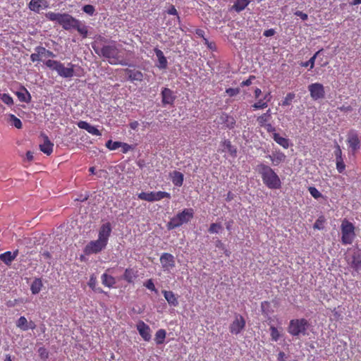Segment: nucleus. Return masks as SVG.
I'll return each instance as SVG.
<instances>
[{"label": "nucleus", "mask_w": 361, "mask_h": 361, "mask_svg": "<svg viewBox=\"0 0 361 361\" xmlns=\"http://www.w3.org/2000/svg\"><path fill=\"white\" fill-rule=\"evenodd\" d=\"M271 339L274 341H277L280 337V334L277 329L274 326L270 327Z\"/></svg>", "instance_id": "c03bdc74"}, {"label": "nucleus", "mask_w": 361, "mask_h": 361, "mask_svg": "<svg viewBox=\"0 0 361 361\" xmlns=\"http://www.w3.org/2000/svg\"><path fill=\"white\" fill-rule=\"evenodd\" d=\"M268 106L267 102H264V99H259L257 102L255 103L252 107L254 110L262 109L267 108Z\"/></svg>", "instance_id": "79ce46f5"}, {"label": "nucleus", "mask_w": 361, "mask_h": 361, "mask_svg": "<svg viewBox=\"0 0 361 361\" xmlns=\"http://www.w3.org/2000/svg\"><path fill=\"white\" fill-rule=\"evenodd\" d=\"M44 64L52 71H55L58 75L64 78H70L74 75V65L71 63H68L65 67L63 63L59 61L49 59L44 62Z\"/></svg>", "instance_id": "39448f33"}, {"label": "nucleus", "mask_w": 361, "mask_h": 361, "mask_svg": "<svg viewBox=\"0 0 361 361\" xmlns=\"http://www.w3.org/2000/svg\"><path fill=\"white\" fill-rule=\"evenodd\" d=\"M78 126L81 128L87 130L89 133L93 135H101V133L99 130L96 128L94 126H91L86 121H80L78 123Z\"/></svg>", "instance_id": "412c9836"}, {"label": "nucleus", "mask_w": 361, "mask_h": 361, "mask_svg": "<svg viewBox=\"0 0 361 361\" xmlns=\"http://www.w3.org/2000/svg\"><path fill=\"white\" fill-rule=\"evenodd\" d=\"M347 142L350 150L355 153L360 147V141L357 132L350 130L347 135Z\"/></svg>", "instance_id": "f8f14e48"}, {"label": "nucleus", "mask_w": 361, "mask_h": 361, "mask_svg": "<svg viewBox=\"0 0 361 361\" xmlns=\"http://www.w3.org/2000/svg\"><path fill=\"white\" fill-rule=\"evenodd\" d=\"M42 286V280L40 279H35L32 281V283L31 284V287H30L32 293L37 294L41 290Z\"/></svg>", "instance_id": "c85d7f7f"}, {"label": "nucleus", "mask_w": 361, "mask_h": 361, "mask_svg": "<svg viewBox=\"0 0 361 361\" xmlns=\"http://www.w3.org/2000/svg\"><path fill=\"white\" fill-rule=\"evenodd\" d=\"M170 176L173 183L176 186L180 187L183 185L184 176L182 173L177 171H173L170 173Z\"/></svg>", "instance_id": "b1692460"}, {"label": "nucleus", "mask_w": 361, "mask_h": 361, "mask_svg": "<svg viewBox=\"0 0 361 361\" xmlns=\"http://www.w3.org/2000/svg\"><path fill=\"white\" fill-rule=\"evenodd\" d=\"M308 90L313 100L322 99L325 97L324 87L321 83L315 82L310 85Z\"/></svg>", "instance_id": "9b49d317"}, {"label": "nucleus", "mask_w": 361, "mask_h": 361, "mask_svg": "<svg viewBox=\"0 0 361 361\" xmlns=\"http://www.w3.org/2000/svg\"><path fill=\"white\" fill-rule=\"evenodd\" d=\"M1 99L7 105L11 106L13 104V98L8 94H2Z\"/></svg>", "instance_id": "49530a36"}, {"label": "nucleus", "mask_w": 361, "mask_h": 361, "mask_svg": "<svg viewBox=\"0 0 361 361\" xmlns=\"http://www.w3.org/2000/svg\"><path fill=\"white\" fill-rule=\"evenodd\" d=\"M121 147H122V152L123 153H126L128 151H130V149H133V147L131 145H130L127 143H124V142H121Z\"/></svg>", "instance_id": "6e6d98bb"}, {"label": "nucleus", "mask_w": 361, "mask_h": 361, "mask_svg": "<svg viewBox=\"0 0 361 361\" xmlns=\"http://www.w3.org/2000/svg\"><path fill=\"white\" fill-rule=\"evenodd\" d=\"M41 137L43 139V142L39 145V149L47 155H50L53 152L54 144L45 134L42 133Z\"/></svg>", "instance_id": "dca6fc26"}, {"label": "nucleus", "mask_w": 361, "mask_h": 361, "mask_svg": "<svg viewBox=\"0 0 361 361\" xmlns=\"http://www.w3.org/2000/svg\"><path fill=\"white\" fill-rule=\"evenodd\" d=\"M168 13L170 15L177 16L176 18L178 21H180V17L178 16V11L173 6H171V8L168 10Z\"/></svg>", "instance_id": "4d7b16f0"}, {"label": "nucleus", "mask_w": 361, "mask_h": 361, "mask_svg": "<svg viewBox=\"0 0 361 361\" xmlns=\"http://www.w3.org/2000/svg\"><path fill=\"white\" fill-rule=\"evenodd\" d=\"M295 94L294 93H288L284 98V100L282 102L283 106H288L290 105L293 101V99L295 98Z\"/></svg>", "instance_id": "37998d69"}, {"label": "nucleus", "mask_w": 361, "mask_h": 361, "mask_svg": "<svg viewBox=\"0 0 361 361\" xmlns=\"http://www.w3.org/2000/svg\"><path fill=\"white\" fill-rule=\"evenodd\" d=\"M224 150H227L231 155H235L236 153L235 148L231 145V141L224 140L223 142Z\"/></svg>", "instance_id": "f704fd0d"}, {"label": "nucleus", "mask_w": 361, "mask_h": 361, "mask_svg": "<svg viewBox=\"0 0 361 361\" xmlns=\"http://www.w3.org/2000/svg\"><path fill=\"white\" fill-rule=\"evenodd\" d=\"M162 293L169 305L173 307H176L178 305V301L172 291L163 290Z\"/></svg>", "instance_id": "a878e982"}, {"label": "nucleus", "mask_w": 361, "mask_h": 361, "mask_svg": "<svg viewBox=\"0 0 361 361\" xmlns=\"http://www.w3.org/2000/svg\"><path fill=\"white\" fill-rule=\"evenodd\" d=\"M349 267L357 274H361V250H354L352 255L347 256Z\"/></svg>", "instance_id": "1a4fd4ad"}, {"label": "nucleus", "mask_w": 361, "mask_h": 361, "mask_svg": "<svg viewBox=\"0 0 361 361\" xmlns=\"http://www.w3.org/2000/svg\"><path fill=\"white\" fill-rule=\"evenodd\" d=\"M268 157L271 159L274 166H278L286 159V155L281 152H276L269 155Z\"/></svg>", "instance_id": "5701e85b"}, {"label": "nucleus", "mask_w": 361, "mask_h": 361, "mask_svg": "<svg viewBox=\"0 0 361 361\" xmlns=\"http://www.w3.org/2000/svg\"><path fill=\"white\" fill-rule=\"evenodd\" d=\"M137 329L145 341H149L151 339V329L144 322L140 321L137 323Z\"/></svg>", "instance_id": "2eb2a0df"}, {"label": "nucleus", "mask_w": 361, "mask_h": 361, "mask_svg": "<svg viewBox=\"0 0 361 361\" xmlns=\"http://www.w3.org/2000/svg\"><path fill=\"white\" fill-rule=\"evenodd\" d=\"M10 120L12 122V124L18 129H20L23 126L21 121L16 116L13 114L9 115Z\"/></svg>", "instance_id": "58836bf2"}, {"label": "nucleus", "mask_w": 361, "mask_h": 361, "mask_svg": "<svg viewBox=\"0 0 361 361\" xmlns=\"http://www.w3.org/2000/svg\"><path fill=\"white\" fill-rule=\"evenodd\" d=\"M111 233V224H102L99 231L98 239L90 241L85 247L84 252L87 255L97 254L105 249Z\"/></svg>", "instance_id": "7ed1b4c3"}, {"label": "nucleus", "mask_w": 361, "mask_h": 361, "mask_svg": "<svg viewBox=\"0 0 361 361\" xmlns=\"http://www.w3.org/2000/svg\"><path fill=\"white\" fill-rule=\"evenodd\" d=\"M29 8L36 13H39L41 9L48 7L46 0H31L28 4Z\"/></svg>", "instance_id": "a211bd4d"}, {"label": "nucleus", "mask_w": 361, "mask_h": 361, "mask_svg": "<svg viewBox=\"0 0 361 361\" xmlns=\"http://www.w3.org/2000/svg\"><path fill=\"white\" fill-rule=\"evenodd\" d=\"M41 59H42L41 56H40V54H39V52H38V47H36L35 48V53H33L30 55V60L32 62H35V61H41Z\"/></svg>", "instance_id": "09e8293b"}, {"label": "nucleus", "mask_w": 361, "mask_h": 361, "mask_svg": "<svg viewBox=\"0 0 361 361\" xmlns=\"http://www.w3.org/2000/svg\"><path fill=\"white\" fill-rule=\"evenodd\" d=\"M18 251L14 252H6L0 255V259L6 264H9L18 255Z\"/></svg>", "instance_id": "393cba45"}, {"label": "nucleus", "mask_w": 361, "mask_h": 361, "mask_svg": "<svg viewBox=\"0 0 361 361\" xmlns=\"http://www.w3.org/2000/svg\"><path fill=\"white\" fill-rule=\"evenodd\" d=\"M102 283L109 288L112 287L116 283L115 279L106 274H102Z\"/></svg>", "instance_id": "c756f323"}, {"label": "nucleus", "mask_w": 361, "mask_h": 361, "mask_svg": "<svg viewBox=\"0 0 361 361\" xmlns=\"http://www.w3.org/2000/svg\"><path fill=\"white\" fill-rule=\"evenodd\" d=\"M135 272L131 269H126L123 275V279L129 283H132L136 278Z\"/></svg>", "instance_id": "2f4dec72"}, {"label": "nucleus", "mask_w": 361, "mask_h": 361, "mask_svg": "<svg viewBox=\"0 0 361 361\" xmlns=\"http://www.w3.org/2000/svg\"><path fill=\"white\" fill-rule=\"evenodd\" d=\"M92 47L95 54L106 59L111 65H128V62L121 54V50L114 41H112L109 44L104 45L101 48L92 44Z\"/></svg>", "instance_id": "f03ea898"}, {"label": "nucleus", "mask_w": 361, "mask_h": 361, "mask_svg": "<svg viewBox=\"0 0 361 361\" xmlns=\"http://www.w3.org/2000/svg\"><path fill=\"white\" fill-rule=\"evenodd\" d=\"M171 198V195L169 192L159 191L145 192H142L138 194V198L147 202H156L164 198Z\"/></svg>", "instance_id": "9d476101"}, {"label": "nucleus", "mask_w": 361, "mask_h": 361, "mask_svg": "<svg viewBox=\"0 0 361 361\" xmlns=\"http://www.w3.org/2000/svg\"><path fill=\"white\" fill-rule=\"evenodd\" d=\"M166 331L164 329H159L156 332L155 341L157 344H161L164 343L166 338Z\"/></svg>", "instance_id": "72a5a7b5"}, {"label": "nucleus", "mask_w": 361, "mask_h": 361, "mask_svg": "<svg viewBox=\"0 0 361 361\" xmlns=\"http://www.w3.org/2000/svg\"><path fill=\"white\" fill-rule=\"evenodd\" d=\"M26 159L30 161L33 159V153L30 151L27 152L26 153Z\"/></svg>", "instance_id": "774afa93"}, {"label": "nucleus", "mask_w": 361, "mask_h": 361, "mask_svg": "<svg viewBox=\"0 0 361 361\" xmlns=\"http://www.w3.org/2000/svg\"><path fill=\"white\" fill-rule=\"evenodd\" d=\"M336 156V160L343 159L342 158V151L340 146L337 144L336 145V150L334 152Z\"/></svg>", "instance_id": "603ef678"}, {"label": "nucleus", "mask_w": 361, "mask_h": 361, "mask_svg": "<svg viewBox=\"0 0 361 361\" xmlns=\"http://www.w3.org/2000/svg\"><path fill=\"white\" fill-rule=\"evenodd\" d=\"M82 11L90 16H92L95 12V8L92 5L87 4L82 7Z\"/></svg>", "instance_id": "de8ad7c7"}, {"label": "nucleus", "mask_w": 361, "mask_h": 361, "mask_svg": "<svg viewBox=\"0 0 361 361\" xmlns=\"http://www.w3.org/2000/svg\"><path fill=\"white\" fill-rule=\"evenodd\" d=\"M255 78V76H250L247 80H244L241 82V86H248L252 84V80Z\"/></svg>", "instance_id": "680f3d73"}, {"label": "nucleus", "mask_w": 361, "mask_h": 361, "mask_svg": "<svg viewBox=\"0 0 361 361\" xmlns=\"http://www.w3.org/2000/svg\"><path fill=\"white\" fill-rule=\"evenodd\" d=\"M46 18L51 21L58 23L66 30L75 29L84 38L87 36V27L68 13H59L50 11L46 13Z\"/></svg>", "instance_id": "f257e3e1"}, {"label": "nucleus", "mask_w": 361, "mask_h": 361, "mask_svg": "<svg viewBox=\"0 0 361 361\" xmlns=\"http://www.w3.org/2000/svg\"><path fill=\"white\" fill-rule=\"evenodd\" d=\"M249 3V0H236L233 5V8L236 11L240 12L244 10Z\"/></svg>", "instance_id": "7c9ffc66"}, {"label": "nucleus", "mask_w": 361, "mask_h": 361, "mask_svg": "<svg viewBox=\"0 0 361 361\" xmlns=\"http://www.w3.org/2000/svg\"><path fill=\"white\" fill-rule=\"evenodd\" d=\"M295 15L297 16H299L302 20H305L307 19L308 16L306 13L302 12V11H297L295 13Z\"/></svg>", "instance_id": "e2e57ef3"}, {"label": "nucleus", "mask_w": 361, "mask_h": 361, "mask_svg": "<svg viewBox=\"0 0 361 361\" xmlns=\"http://www.w3.org/2000/svg\"><path fill=\"white\" fill-rule=\"evenodd\" d=\"M245 326V321L244 318L240 314H236L235 319L230 325L229 329L231 334L237 335L244 329Z\"/></svg>", "instance_id": "ddd939ff"}, {"label": "nucleus", "mask_w": 361, "mask_h": 361, "mask_svg": "<svg viewBox=\"0 0 361 361\" xmlns=\"http://www.w3.org/2000/svg\"><path fill=\"white\" fill-rule=\"evenodd\" d=\"M341 229L342 234V243L344 245L351 244L353 242L354 238L355 237L354 225L351 222L345 219L342 221Z\"/></svg>", "instance_id": "0eeeda50"}, {"label": "nucleus", "mask_w": 361, "mask_h": 361, "mask_svg": "<svg viewBox=\"0 0 361 361\" xmlns=\"http://www.w3.org/2000/svg\"><path fill=\"white\" fill-rule=\"evenodd\" d=\"M322 51V50H319L318 51H317L313 56H312L309 61H306V62H304L302 63V66H304V67H307L310 66V69L313 68H314V62H315V59L317 58V56L320 54V52Z\"/></svg>", "instance_id": "c9c22d12"}, {"label": "nucleus", "mask_w": 361, "mask_h": 361, "mask_svg": "<svg viewBox=\"0 0 361 361\" xmlns=\"http://www.w3.org/2000/svg\"><path fill=\"white\" fill-rule=\"evenodd\" d=\"M38 352L41 358L46 359L48 357V353L47 352L45 348H39Z\"/></svg>", "instance_id": "13d9d810"}, {"label": "nucleus", "mask_w": 361, "mask_h": 361, "mask_svg": "<svg viewBox=\"0 0 361 361\" xmlns=\"http://www.w3.org/2000/svg\"><path fill=\"white\" fill-rule=\"evenodd\" d=\"M192 216L193 210L192 209H185L182 212L178 213L170 220L167 225L168 228L173 229L184 223H188Z\"/></svg>", "instance_id": "6e6552de"}, {"label": "nucleus", "mask_w": 361, "mask_h": 361, "mask_svg": "<svg viewBox=\"0 0 361 361\" xmlns=\"http://www.w3.org/2000/svg\"><path fill=\"white\" fill-rule=\"evenodd\" d=\"M286 356L283 352H280L278 354V357H277L278 361H286Z\"/></svg>", "instance_id": "0e129e2a"}, {"label": "nucleus", "mask_w": 361, "mask_h": 361, "mask_svg": "<svg viewBox=\"0 0 361 361\" xmlns=\"http://www.w3.org/2000/svg\"><path fill=\"white\" fill-rule=\"evenodd\" d=\"M258 171L262 176L263 183L269 189H279L281 188V180L271 167L264 164H260L258 166Z\"/></svg>", "instance_id": "20e7f679"}, {"label": "nucleus", "mask_w": 361, "mask_h": 361, "mask_svg": "<svg viewBox=\"0 0 361 361\" xmlns=\"http://www.w3.org/2000/svg\"><path fill=\"white\" fill-rule=\"evenodd\" d=\"M309 192L311 195L316 199L322 197L321 192L314 187H310Z\"/></svg>", "instance_id": "8fccbe9b"}, {"label": "nucleus", "mask_w": 361, "mask_h": 361, "mask_svg": "<svg viewBox=\"0 0 361 361\" xmlns=\"http://www.w3.org/2000/svg\"><path fill=\"white\" fill-rule=\"evenodd\" d=\"M27 319L25 317L22 316L18 319V321L16 322V326L23 331H27Z\"/></svg>", "instance_id": "e433bc0d"}, {"label": "nucleus", "mask_w": 361, "mask_h": 361, "mask_svg": "<svg viewBox=\"0 0 361 361\" xmlns=\"http://www.w3.org/2000/svg\"><path fill=\"white\" fill-rule=\"evenodd\" d=\"M226 92L230 96L233 97L237 95L240 92V90L238 88H228L226 90Z\"/></svg>", "instance_id": "864d4df0"}, {"label": "nucleus", "mask_w": 361, "mask_h": 361, "mask_svg": "<svg viewBox=\"0 0 361 361\" xmlns=\"http://www.w3.org/2000/svg\"><path fill=\"white\" fill-rule=\"evenodd\" d=\"M269 119L270 118L267 117V116H264V114H262L257 117V121L261 127H263L264 126L267 124V122L269 121Z\"/></svg>", "instance_id": "a18cd8bd"}, {"label": "nucleus", "mask_w": 361, "mask_h": 361, "mask_svg": "<svg viewBox=\"0 0 361 361\" xmlns=\"http://www.w3.org/2000/svg\"><path fill=\"white\" fill-rule=\"evenodd\" d=\"M145 286L147 289H149L152 291H157L154 284L152 279L147 280V282L145 283Z\"/></svg>", "instance_id": "5fc2aeb1"}, {"label": "nucleus", "mask_w": 361, "mask_h": 361, "mask_svg": "<svg viewBox=\"0 0 361 361\" xmlns=\"http://www.w3.org/2000/svg\"><path fill=\"white\" fill-rule=\"evenodd\" d=\"M221 229L222 226L220 224L213 223L210 225L208 231L210 233H218Z\"/></svg>", "instance_id": "a19ab883"}, {"label": "nucleus", "mask_w": 361, "mask_h": 361, "mask_svg": "<svg viewBox=\"0 0 361 361\" xmlns=\"http://www.w3.org/2000/svg\"><path fill=\"white\" fill-rule=\"evenodd\" d=\"M16 94L21 102L28 103L31 101V95L25 87L23 88L22 91L16 92Z\"/></svg>", "instance_id": "bb28decb"}, {"label": "nucleus", "mask_w": 361, "mask_h": 361, "mask_svg": "<svg viewBox=\"0 0 361 361\" xmlns=\"http://www.w3.org/2000/svg\"><path fill=\"white\" fill-rule=\"evenodd\" d=\"M154 51L158 59V64L157 66L159 69H166L167 68L168 63L163 51L157 48H155Z\"/></svg>", "instance_id": "4be33fe9"}, {"label": "nucleus", "mask_w": 361, "mask_h": 361, "mask_svg": "<svg viewBox=\"0 0 361 361\" xmlns=\"http://www.w3.org/2000/svg\"><path fill=\"white\" fill-rule=\"evenodd\" d=\"M42 256L46 259H49L51 258V254L48 251H43L42 253H41Z\"/></svg>", "instance_id": "338daca9"}, {"label": "nucleus", "mask_w": 361, "mask_h": 361, "mask_svg": "<svg viewBox=\"0 0 361 361\" xmlns=\"http://www.w3.org/2000/svg\"><path fill=\"white\" fill-rule=\"evenodd\" d=\"M121 145V142H113L111 140H109L106 143V147L110 150H115L120 147Z\"/></svg>", "instance_id": "4c0bfd02"}, {"label": "nucleus", "mask_w": 361, "mask_h": 361, "mask_svg": "<svg viewBox=\"0 0 361 361\" xmlns=\"http://www.w3.org/2000/svg\"><path fill=\"white\" fill-rule=\"evenodd\" d=\"M38 47V52L39 54H40L41 58L43 57H51L54 58L56 57V55L51 51L46 49L44 47L41 46H37Z\"/></svg>", "instance_id": "473e14b6"}, {"label": "nucleus", "mask_w": 361, "mask_h": 361, "mask_svg": "<svg viewBox=\"0 0 361 361\" xmlns=\"http://www.w3.org/2000/svg\"><path fill=\"white\" fill-rule=\"evenodd\" d=\"M161 97H162V103L166 104H170L172 105L176 99V95L174 94V92L167 88L164 87L162 89L161 91Z\"/></svg>", "instance_id": "f3484780"}, {"label": "nucleus", "mask_w": 361, "mask_h": 361, "mask_svg": "<svg viewBox=\"0 0 361 361\" xmlns=\"http://www.w3.org/2000/svg\"><path fill=\"white\" fill-rule=\"evenodd\" d=\"M219 123L224 124L226 128L231 129L234 128L235 120L233 116L223 113L219 118Z\"/></svg>", "instance_id": "6ab92c4d"}, {"label": "nucleus", "mask_w": 361, "mask_h": 361, "mask_svg": "<svg viewBox=\"0 0 361 361\" xmlns=\"http://www.w3.org/2000/svg\"><path fill=\"white\" fill-rule=\"evenodd\" d=\"M269 133H273V134L275 133V128L270 123H267V125L264 126Z\"/></svg>", "instance_id": "052dcab7"}, {"label": "nucleus", "mask_w": 361, "mask_h": 361, "mask_svg": "<svg viewBox=\"0 0 361 361\" xmlns=\"http://www.w3.org/2000/svg\"><path fill=\"white\" fill-rule=\"evenodd\" d=\"M274 140L283 148L287 149L289 147V140L287 138L280 136L279 133L273 134Z\"/></svg>", "instance_id": "cd10ccee"}, {"label": "nucleus", "mask_w": 361, "mask_h": 361, "mask_svg": "<svg viewBox=\"0 0 361 361\" xmlns=\"http://www.w3.org/2000/svg\"><path fill=\"white\" fill-rule=\"evenodd\" d=\"M324 222H325V218L323 216H319L315 221L314 224L313 225L314 229H317V230L323 229V228H324L323 224Z\"/></svg>", "instance_id": "ea45409f"}, {"label": "nucleus", "mask_w": 361, "mask_h": 361, "mask_svg": "<svg viewBox=\"0 0 361 361\" xmlns=\"http://www.w3.org/2000/svg\"><path fill=\"white\" fill-rule=\"evenodd\" d=\"M128 78L131 81H142L143 80V74L140 71L131 70L126 68L124 70Z\"/></svg>", "instance_id": "aec40b11"}, {"label": "nucleus", "mask_w": 361, "mask_h": 361, "mask_svg": "<svg viewBox=\"0 0 361 361\" xmlns=\"http://www.w3.org/2000/svg\"><path fill=\"white\" fill-rule=\"evenodd\" d=\"M27 330L28 329H35L36 327V325H35V322H33L32 321H30V322H27Z\"/></svg>", "instance_id": "69168bd1"}, {"label": "nucleus", "mask_w": 361, "mask_h": 361, "mask_svg": "<svg viewBox=\"0 0 361 361\" xmlns=\"http://www.w3.org/2000/svg\"><path fill=\"white\" fill-rule=\"evenodd\" d=\"M345 169V165L343 162V159L336 160V169L339 173L343 172Z\"/></svg>", "instance_id": "3c124183"}, {"label": "nucleus", "mask_w": 361, "mask_h": 361, "mask_svg": "<svg viewBox=\"0 0 361 361\" xmlns=\"http://www.w3.org/2000/svg\"><path fill=\"white\" fill-rule=\"evenodd\" d=\"M276 34V31L274 29H269L264 32L263 35L265 37H271Z\"/></svg>", "instance_id": "bf43d9fd"}, {"label": "nucleus", "mask_w": 361, "mask_h": 361, "mask_svg": "<svg viewBox=\"0 0 361 361\" xmlns=\"http://www.w3.org/2000/svg\"><path fill=\"white\" fill-rule=\"evenodd\" d=\"M308 326V322L305 319H292L290 321L288 331L293 336H305L307 334Z\"/></svg>", "instance_id": "423d86ee"}, {"label": "nucleus", "mask_w": 361, "mask_h": 361, "mask_svg": "<svg viewBox=\"0 0 361 361\" xmlns=\"http://www.w3.org/2000/svg\"><path fill=\"white\" fill-rule=\"evenodd\" d=\"M160 262L164 269H170L175 267L174 257L170 253H163L160 257Z\"/></svg>", "instance_id": "4468645a"}]
</instances>
